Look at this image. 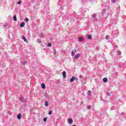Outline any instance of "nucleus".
Instances as JSON below:
<instances>
[{
	"mask_svg": "<svg viewBox=\"0 0 126 126\" xmlns=\"http://www.w3.org/2000/svg\"><path fill=\"white\" fill-rule=\"evenodd\" d=\"M22 3V1L20 0L18 2V4H21Z\"/></svg>",
	"mask_w": 126,
	"mask_h": 126,
	"instance_id": "23",
	"label": "nucleus"
},
{
	"mask_svg": "<svg viewBox=\"0 0 126 126\" xmlns=\"http://www.w3.org/2000/svg\"><path fill=\"white\" fill-rule=\"evenodd\" d=\"M72 123H73V120L71 119H68V123L69 124V125H72Z\"/></svg>",
	"mask_w": 126,
	"mask_h": 126,
	"instance_id": "3",
	"label": "nucleus"
},
{
	"mask_svg": "<svg viewBox=\"0 0 126 126\" xmlns=\"http://www.w3.org/2000/svg\"><path fill=\"white\" fill-rule=\"evenodd\" d=\"M23 40H24V41L25 42H27V39H26V38L24 36H23Z\"/></svg>",
	"mask_w": 126,
	"mask_h": 126,
	"instance_id": "13",
	"label": "nucleus"
},
{
	"mask_svg": "<svg viewBox=\"0 0 126 126\" xmlns=\"http://www.w3.org/2000/svg\"><path fill=\"white\" fill-rule=\"evenodd\" d=\"M76 52H77L76 49H75L74 51L71 52V55L72 57H74V55H75V53H76Z\"/></svg>",
	"mask_w": 126,
	"mask_h": 126,
	"instance_id": "4",
	"label": "nucleus"
},
{
	"mask_svg": "<svg viewBox=\"0 0 126 126\" xmlns=\"http://www.w3.org/2000/svg\"><path fill=\"white\" fill-rule=\"evenodd\" d=\"M63 76L64 78H66V72L65 71H63Z\"/></svg>",
	"mask_w": 126,
	"mask_h": 126,
	"instance_id": "5",
	"label": "nucleus"
},
{
	"mask_svg": "<svg viewBox=\"0 0 126 126\" xmlns=\"http://www.w3.org/2000/svg\"><path fill=\"white\" fill-rule=\"evenodd\" d=\"M79 78H83V76L80 75V76H79Z\"/></svg>",
	"mask_w": 126,
	"mask_h": 126,
	"instance_id": "28",
	"label": "nucleus"
},
{
	"mask_svg": "<svg viewBox=\"0 0 126 126\" xmlns=\"http://www.w3.org/2000/svg\"><path fill=\"white\" fill-rule=\"evenodd\" d=\"M53 53L54 54V55H55V56H56V54L57 53V52L56 51V49H54Z\"/></svg>",
	"mask_w": 126,
	"mask_h": 126,
	"instance_id": "20",
	"label": "nucleus"
},
{
	"mask_svg": "<svg viewBox=\"0 0 126 126\" xmlns=\"http://www.w3.org/2000/svg\"><path fill=\"white\" fill-rule=\"evenodd\" d=\"M87 79V77H86L85 78V80H86Z\"/></svg>",
	"mask_w": 126,
	"mask_h": 126,
	"instance_id": "32",
	"label": "nucleus"
},
{
	"mask_svg": "<svg viewBox=\"0 0 126 126\" xmlns=\"http://www.w3.org/2000/svg\"><path fill=\"white\" fill-rule=\"evenodd\" d=\"M80 53L76 54L75 56L74 57V60H77L80 58Z\"/></svg>",
	"mask_w": 126,
	"mask_h": 126,
	"instance_id": "2",
	"label": "nucleus"
},
{
	"mask_svg": "<svg viewBox=\"0 0 126 126\" xmlns=\"http://www.w3.org/2000/svg\"><path fill=\"white\" fill-rule=\"evenodd\" d=\"M19 99L20 101H21V102H22V103H26V102H27V99L24 98V97L21 96L19 98Z\"/></svg>",
	"mask_w": 126,
	"mask_h": 126,
	"instance_id": "1",
	"label": "nucleus"
},
{
	"mask_svg": "<svg viewBox=\"0 0 126 126\" xmlns=\"http://www.w3.org/2000/svg\"><path fill=\"white\" fill-rule=\"evenodd\" d=\"M17 119H18V120H20V119H21V114H19L18 115Z\"/></svg>",
	"mask_w": 126,
	"mask_h": 126,
	"instance_id": "10",
	"label": "nucleus"
},
{
	"mask_svg": "<svg viewBox=\"0 0 126 126\" xmlns=\"http://www.w3.org/2000/svg\"><path fill=\"white\" fill-rule=\"evenodd\" d=\"M25 63H27V62H24V63H23V64L24 65H25Z\"/></svg>",
	"mask_w": 126,
	"mask_h": 126,
	"instance_id": "31",
	"label": "nucleus"
},
{
	"mask_svg": "<svg viewBox=\"0 0 126 126\" xmlns=\"http://www.w3.org/2000/svg\"><path fill=\"white\" fill-rule=\"evenodd\" d=\"M13 18L14 21H17V18H16V16H13Z\"/></svg>",
	"mask_w": 126,
	"mask_h": 126,
	"instance_id": "11",
	"label": "nucleus"
},
{
	"mask_svg": "<svg viewBox=\"0 0 126 126\" xmlns=\"http://www.w3.org/2000/svg\"><path fill=\"white\" fill-rule=\"evenodd\" d=\"M109 37H110V36H108V35H107V36L105 37V39H106V40H109Z\"/></svg>",
	"mask_w": 126,
	"mask_h": 126,
	"instance_id": "26",
	"label": "nucleus"
},
{
	"mask_svg": "<svg viewBox=\"0 0 126 126\" xmlns=\"http://www.w3.org/2000/svg\"><path fill=\"white\" fill-rule=\"evenodd\" d=\"M24 21H25L26 22H28V21H29V19H28V18H26V19H24Z\"/></svg>",
	"mask_w": 126,
	"mask_h": 126,
	"instance_id": "18",
	"label": "nucleus"
},
{
	"mask_svg": "<svg viewBox=\"0 0 126 126\" xmlns=\"http://www.w3.org/2000/svg\"><path fill=\"white\" fill-rule=\"evenodd\" d=\"M41 86L42 89H45L46 88V85H45V84H42Z\"/></svg>",
	"mask_w": 126,
	"mask_h": 126,
	"instance_id": "8",
	"label": "nucleus"
},
{
	"mask_svg": "<svg viewBox=\"0 0 126 126\" xmlns=\"http://www.w3.org/2000/svg\"><path fill=\"white\" fill-rule=\"evenodd\" d=\"M48 114H49V115H52V111H50L48 112Z\"/></svg>",
	"mask_w": 126,
	"mask_h": 126,
	"instance_id": "29",
	"label": "nucleus"
},
{
	"mask_svg": "<svg viewBox=\"0 0 126 126\" xmlns=\"http://www.w3.org/2000/svg\"><path fill=\"white\" fill-rule=\"evenodd\" d=\"M102 80L103 82H107V81H108V79H107V78H104Z\"/></svg>",
	"mask_w": 126,
	"mask_h": 126,
	"instance_id": "9",
	"label": "nucleus"
},
{
	"mask_svg": "<svg viewBox=\"0 0 126 126\" xmlns=\"http://www.w3.org/2000/svg\"><path fill=\"white\" fill-rule=\"evenodd\" d=\"M45 106H46V107H48V106H49V104L47 101H45Z\"/></svg>",
	"mask_w": 126,
	"mask_h": 126,
	"instance_id": "19",
	"label": "nucleus"
},
{
	"mask_svg": "<svg viewBox=\"0 0 126 126\" xmlns=\"http://www.w3.org/2000/svg\"><path fill=\"white\" fill-rule=\"evenodd\" d=\"M75 79V77L74 76H72L70 79V82H73L74 80Z\"/></svg>",
	"mask_w": 126,
	"mask_h": 126,
	"instance_id": "6",
	"label": "nucleus"
},
{
	"mask_svg": "<svg viewBox=\"0 0 126 126\" xmlns=\"http://www.w3.org/2000/svg\"><path fill=\"white\" fill-rule=\"evenodd\" d=\"M24 26H25V23L24 22L21 23L20 25V27H24Z\"/></svg>",
	"mask_w": 126,
	"mask_h": 126,
	"instance_id": "7",
	"label": "nucleus"
},
{
	"mask_svg": "<svg viewBox=\"0 0 126 126\" xmlns=\"http://www.w3.org/2000/svg\"><path fill=\"white\" fill-rule=\"evenodd\" d=\"M116 1L117 0H111V2H113V3H115V2H116Z\"/></svg>",
	"mask_w": 126,
	"mask_h": 126,
	"instance_id": "25",
	"label": "nucleus"
},
{
	"mask_svg": "<svg viewBox=\"0 0 126 126\" xmlns=\"http://www.w3.org/2000/svg\"><path fill=\"white\" fill-rule=\"evenodd\" d=\"M113 53H114V50H112L111 51V56H114V55H115V54H113Z\"/></svg>",
	"mask_w": 126,
	"mask_h": 126,
	"instance_id": "22",
	"label": "nucleus"
},
{
	"mask_svg": "<svg viewBox=\"0 0 126 126\" xmlns=\"http://www.w3.org/2000/svg\"><path fill=\"white\" fill-rule=\"evenodd\" d=\"M87 38H88L90 40H91V39H92V36L91 35H89L87 36Z\"/></svg>",
	"mask_w": 126,
	"mask_h": 126,
	"instance_id": "12",
	"label": "nucleus"
},
{
	"mask_svg": "<svg viewBox=\"0 0 126 126\" xmlns=\"http://www.w3.org/2000/svg\"><path fill=\"white\" fill-rule=\"evenodd\" d=\"M47 46H48V47H51L52 46V44L51 43H48Z\"/></svg>",
	"mask_w": 126,
	"mask_h": 126,
	"instance_id": "24",
	"label": "nucleus"
},
{
	"mask_svg": "<svg viewBox=\"0 0 126 126\" xmlns=\"http://www.w3.org/2000/svg\"><path fill=\"white\" fill-rule=\"evenodd\" d=\"M87 95H89V96H90L91 95V91H89L88 92Z\"/></svg>",
	"mask_w": 126,
	"mask_h": 126,
	"instance_id": "15",
	"label": "nucleus"
},
{
	"mask_svg": "<svg viewBox=\"0 0 126 126\" xmlns=\"http://www.w3.org/2000/svg\"><path fill=\"white\" fill-rule=\"evenodd\" d=\"M91 108H92V106H91V105H88L87 107L88 110H90V109H91Z\"/></svg>",
	"mask_w": 126,
	"mask_h": 126,
	"instance_id": "16",
	"label": "nucleus"
},
{
	"mask_svg": "<svg viewBox=\"0 0 126 126\" xmlns=\"http://www.w3.org/2000/svg\"><path fill=\"white\" fill-rule=\"evenodd\" d=\"M37 42L38 43H39V44H41V40H38Z\"/></svg>",
	"mask_w": 126,
	"mask_h": 126,
	"instance_id": "30",
	"label": "nucleus"
},
{
	"mask_svg": "<svg viewBox=\"0 0 126 126\" xmlns=\"http://www.w3.org/2000/svg\"><path fill=\"white\" fill-rule=\"evenodd\" d=\"M79 41L80 42L81 41H83V38L82 37H79Z\"/></svg>",
	"mask_w": 126,
	"mask_h": 126,
	"instance_id": "21",
	"label": "nucleus"
},
{
	"mask_svg": "<svg viewBox=\"0 0 126 126\" xmlns=\"http://www.w3.org/2000/svg\"><path fill=\"white\" fill-rule=\"evenodd\" d=\"M92 17L93 18H94V19L96 18V14H93L92 15Z\"/></svg>",
	"mask_w": 126,
	"mask_h": 126,
	"instance_id": "17",
	"label": "nucleus"
},
{
	"mask_svg": "<svg viewBox=\"0 0 126 126\" xmlns=\"http://www.w3.org/2000/svg\"><path fill=\"white\" fill-rule=\"evenodd\" d=\"M43 121L44 122H47V118H43Z\"/></svg>",
	"mask_w": 126,
	"mask_h": 126,
	"instance_id": "27",
	"label": "nucleus"
},
{
	"mask_svg": "<svg viewBox=\"0 0 126 126\" xmlns=\"http://www.w3.org/2000/svg\"><path fill=\"white\" fill-rule=\"evenodd\" d=\"M117 53L118 55H121L122 54V52H121V51L120 50H117Z\"/></svg>",
	"mask_w": 126,
	"mask_h": 126,
	"instance_id": "14",
	"label": "nucleus"
}]
</instances>
